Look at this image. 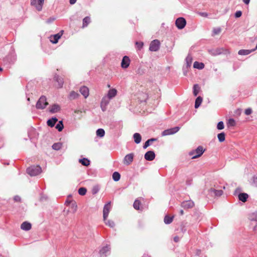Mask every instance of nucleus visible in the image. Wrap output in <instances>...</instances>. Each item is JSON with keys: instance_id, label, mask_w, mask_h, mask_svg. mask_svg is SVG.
I'll return each mask as SVG.
<instances>
[{"instance_id": "nucleus-17", "label": "nucleus", "mask_w": 257, "mask_h": 257, "mask_svg": "<svg viewBox=\"0 0 257 257\" xmlns=\"http://www.w3.org/2000/svg\"><path fill=\"white\" fill-rule=\"evenodd\" d=\"M32 225L30 223L25 221L23 222L21 225V228L25 231H28L31 229Z\"/></svg>"}, {"instance_id": "nucleus-5", "label": "nucleus", "mask_w": 257, "mask_h": 257, "mask_svg": "<svg viewBox=\"0 0 257 257\" xmlns=\"http://www.w3.org/2000/svg\"><path fill=\"white\" fill-rule=\"evenodd\" d=\"M180 130V127L176 126L169 129L165 130L162 133V136L173 135L178 132Z\"/></svg>"}, {"instance_id": "nucleus-27", "label": "nucleus", "mask_w": 257, "mask_h": 257, "mask_svg": "<svg viewBox=\"0 0 257 257\" xmlns=\"http://www.w3.org/2000/svg\"><path fill=\"white\" fill-rule=\"evenodd\" d=\"M193 67L195 68L202 69L204 67V64L203 63L195 61L193 64Z\"/></svg>"}, {"instance_id": "nucleus-35", "label": "nucleus", "mask_w": 257, "mask_h": 257, "mask_svg": "<svg viewBox=\"0 0 257 257\" xmlns=\"http://www.w3.org/2000/svg\"><path fill=\"white\" fill-rule=\"evenodd\" d=\"M173 219V217H170L169 216L166 215L164 217V221L166 224H169L172 222Z\"/></svg>"}, {"instance_id": "nucleus-3", "label": "nucleus", "mask_w": 257, "mask_h": 257, "mask_svg": "<svg viewBox=\"0 0 257 257\" xmlns=\"http://www.w3.org/2000/svg\"><path fill=\"white\" fill-rule=\"evenodd\" d=\"M205 150L202 146L198 147L195 150H193L189 153L190 156H192V159H196L200 157L204 152Z\"/></svg>"}, {"instance_id": "nucleus-54", "label": "nucleus", "mask_w": 257, "mask_h": 257, "mask_svg": "<svg viewBox=\"0 0 257 257\" xmlns=\"http://www.w3.org/2000/svg\"><path fill=\"white\" fill-rule=\"evenodd\" d=\"M14 200H15V201H16V202H19V201H20V200H21V198H20V196H15V197H14Z\"/></svg>"}, {"instance_id": "nucleus-45", "label": "nucleus", "mask_w": 257, "mask_h": 257, "mask_svg": "<svg viewBox=\"0 0 257 257\" xmlns=\"http://www.w3.org/2000/svg\"><path fill=\"white\" fill-rule=\"evenodd\" d=\"M210 53L213 55H218L221 53V50L219 49L210 51Z\"/></svg>"}, {"instance_id": "nucleus-57", "label": "nucleus", "mask_w": 257, "mask_h": 257, "mask_svg": "<svg viewBox=\"0 0 257 257\" xmlns=\"http://www.w3.org/2000/svg\"><path fill=\"white\" fill-rule=\"evenodd\" d=\"M77 0H69V3L71 5L74 4Z\"/></svg>"}, {"instance_id": "nucleus-43", "label": "nucleus", "mask_w": 257, "mask_h": 257, "mask_svg": "<svg viewBox=\"0 0 257 257\" xmlns=\"http://www.w3.org/2000/svg\"><path fill=\"white\" fill-rule=\"evenodd\" d=\"M87 192V190L85 188L81 187L78 190V193L80 195H84L86 194Z\"/></svg>"}, {"instance_id": "nucleus-13", "label": "nucleus", "mask_w": 257, "mask_h": 257, "mask_svg": "<svg viewBox=\"0 0 257 257\" xmlns=\"http://www.w3.org/2000/svg\"><path fill=\"white\" fill-rule=\"evenodd\" d=\"M144 158L147 161H153L155 158V154L154 151H149L145 154Z\"/></svg>"}, {"instance_id": "nucleus-40", "label": "nucleus", "mask_w": 257, "mask_h": 257, "mask_svg": "<svg viewBox=\"0 0 257 257\" xmlns=\"http://www.w3.org/2000/svg\"><path fill=\"white\" fill-rule=\"evenodd\" d=\"M79 96V94L75 91H71L69 95V97L71 99H74L77 98Z\"/></svg>"}, {"instance_id": "nucleus-1", "label": "nucleus", "mask_w": 257, "mask_h": 257, "mask_svg": "<svg viewBox=\"0 0 257 257\" xmlns=\"http://www.w3.org/2000/svg\"><path fill=\"white\" fill-rule=\"evenodd\" d=\"M42 172L41 168L39 166H32L27 169V173L31 176H35Z\"/></svg>"}, {"instance_id": "nucleus-64", "label": "nucleus", "mask_w": 257, "mask_h": 257, "mask_svg": "<svg viewBox=\"0 0 257 257\" xmlns=\"http://www.w3.org/2000/svg\"><path fill=\"white\" fill-rule=\"evenodd\" d=\"M107 86H108V87H110V85H109V84H108V85H107Z\"/></svg>"}, {"instance_id": "nucleus-31", "label": "nucleus", "mask_w": 257, "mask_h": 257, "mask_svg": "<svg viewBox=\"0 0 257 257\" xmlns=\"http://www.w3.org/2000/svg\"><path fill=\"white\" fill-rule=\"evenodd\" d=\"M112 179L114 181H118L119 180L120 178V174L117 172H114L112 174Z\"/></svg>"}, {"instance_id": "nucleus-28", "label": "nucleus", "mask_w": 257, "mask_h": 257, "mask_svg": "<svg viewBox=\"0 0 257 257\" xmlns=\"http://www.w3.org/2000/svg\"><path fill=\"white\" fill-rule=\"evenodd\" d=\"M110 99L107 96H104L101 100L100 104H102L103 106H107L109 102Z\"/></svg>"}, {"instance_id": "nucleus-4", "label": "nucleus", "mask_w": 257, "mask_h": 257, "mask_svg": "<svg viewBox=\"0 0 257 257\" xmlns=\"http://www.w3.org/2000/svg\"><path fill=\"white\" fill-rule=\"evenodd\" d=\"M160 46V41L156 39V40L152 41L151 42V43L150 44L149 50L151 51L156 52V51H157L159 49Z\"/></svg>"}, {"instance_id": "nucleus-61", "label": "nucleus", "mask_w": 257, "mask_h": 257, "mask_svg": "<svg viewBox=\"0 0 257 257\" xmlns=\"http://www.w3.org/2000/svg\"><path fill=\"white\" fill-rule=\"evenodd\" d=\"M239 190V189L238 188L236 189L235 190V194L236 193H237V191H238V190Z\"/></svg>"}, {"instance_id": "nucleus-30", "label": "nucleus", "mask_w": 257, "mask_h": 257, "mask_svg": "<svg viewBox=\"0 0 257 257\" xmlns=\"http://www.w3.org/2000/svg\"><path fill=\"white\" fill-rule=\"evenodd\" d=\"M202 101V98L201 96H198L195 100V108H197L199 107Z\"/></svg>"}, {"instance_id": "nucleus-32", "label": "nucleus", "mask_w": 257, "mask_h": 257, "mask_svg": "<svg viewBox=\"0 0 257 257\" xmlns=\"http://www.w3.org/2000/svg\"><path fill=\"white\" fill-rule=\"evenodd\" d=\"M200 90V87L198 84H196L193 86V94L194 96H197Z\"/></svg>"}, {"instance_id": "nucleus-29", "label": "nucleus", "mask_w": 257, "mask_h": 257, "mask_svg": "<svg viewBox=\"0 0 257 257\" xmlns=\"http://www.w3.org/2000/svg\"><path fill=\"white\" fill-rule=\"evenodd\" d=\"M249 219L251 221L257 222V211L249 215Z\"/></svg>"}, {"instance_id": "nucleus-34", "label": "nucleus", "mask_w": 257, "mask_h": 257, "mask_svg": "<svg viewBox=\"0 0 257 257\" xmlns=\"http://www.w3.org/2000/svg\"><path fill=\"white\" fill-rule=\"evenodd\" d=\"M217 138L218 139V141L220 142H223L225 141V135L224 133H221L218 134Z\"/></svg>"}, {"instance_id": "nucleus-58", "label": "nucleus", "mask_w": 257, "mask_h": 257, "mask_svg": "<svg viewBox=\"0 0 257 257\" xmlns=\"http://www.w3.org/2000/svg\"><path fill=\"white\" fill-rule=\"evenodd\" d=\"M242 1L246 5H248L250 2V0H242Z\"/></svg>"}, {"instance_id": "nucleus-2", "label": "nucleus", "mask_w": 257, "mask_h": 257, "mask_svg": "<svg viewBox=\"0 0 257 257\" xmlns=\"http://www.w3.org/2000/svg\"><path fill=\"white\" fill-rule=\"evenodd\" d=\"M47 105H48V103L47 101L46 96L42 95L38 100L36 105V107L38 109H43Z\"/></svg>"}, {"instance_id": "nucleus-18", "label": "nucleus", "mask_w": 257, "mask_h": 257, "mask_svg": "<svg viewBox=\"0 0 257 257\" xmlns=\"http://www.w3.org/2000/svg\"><path fill=\"white\" fill-rule=\"evenodd\" d=\"M80 92L82 95L86 98L89 95V89L86 86H82L80 88Z\"/></svg>"}, {"instance_id": "nucleus-38", "label": "nucleus", "mask_w": 257, "mask_h": 257, "mask_svg": "<svg viewBox=\"0 0 257 257\" xmlns=\"http://www.w3.org/2000/svg\"><path fill=\"white\" fill-rule=\"evenodd\" d=\"M62 145L61 143H54L52 147L55 150H59L62 148Z\"/></svg>"}, {"instance_id": "nucleus-36", "label": "nucleus", "mask_w": 257, "mask_h": 257, "mask_svg": "<svg viewBox=\"0 0 257 257\" xmlns=\"http://www.w3.org/2000/svg\"><path fill=\"white\" fill-rule=\"evenodd\" d=\"M90 22V19L89 17H86L83 19V27H86Z\"/></svg>"}, {"instance_id": "nucleus-33", "label": "nucleus", "mask_w": 257, "mask_h": 257, "mask_svg": "<svg viewBox=\"0 0 257 257\" xmlns=\"http://www.w3.org/2000/svg\"><path fill=\"white\" fill-rule=\"evenodd\" d=\"M104 135H105V131L103 129L98 128L96 131V135L97 137L102 138V137H104Z\"/></svg>"}, {"instance_id": "nucleus-53", "label": "nucleus", "mask_w": 257, "mask_h": 257, "mask_svg": "<svg viewBox=\"0 0 257 257\" xmlns=\"http://www.w3.org/2000/svg\"><path fill=\"white\" fill-rule=\"evenodd\" d=\"M252 112V109L250 108H247L245 110V114L246 115H249Z\"/></svg>"}, {"instance_id": "nucleus-16", "label": "nucleus", "mask_w": 257, "mask_h": 257, "mask_svg": "<svg viewBox=\"0 0 257 257\" xmlns=\"http://www.w3.org/2000/svg\"><path fill=\"white\" fill-rule=\"evenodd\" d=\"M209 192L212 195H214L217 197L221 196L223 194V191L221 190H216L214 188H211L209 190Z\"/></svg>"}, {"instance_id": "nucleus-59", "label": "nucleus", "mask_w": 257, "mask_h": 257, "mask_svg": "<svg viewBox=\"0 0 257 257\" xmlns=\"http://www.w3.org/2000/svg\"><path fill=\"white\" fill-rule=\"evenodd\" d=\"M180 215H182L184 214V211L183 210H180Z\"/></svg>"}, {"instance_id": "nucleus-41", "label": "nucleus", "mask_w": 257, "mask_h": 257, "mask_svg": "<svg viewBox=\"0 0 257 257\" xmlns=\"http://www.w3.org/2000/svg\"><path fill=\"white\" fill-rule=\"evenodd\" d=\"M141 205V202L138 200L136 199L133 204L134 207L136 210H140V206Z\"/></svg>"}, {"instance_id": "nucleus-49", "label": "nucleus", "mask_w": 257, "mask_h": 257, "mask_svg": "<svg viewBox=\"0 0 257 257\" xmlns=\"http://www.w3.org/2000/svg\"><path fill=\"white\" fill-rule=\"evenodd\" d=\"M228 124L230 126H234L235 124V120L233 118L229 119L228 121Z\"/></svg>"}, {"instance_id": "nucleus-62", "label": "nucleus", "mask_w": 257, "mask_h": 257, "mask_svg": "<svg viewBox=\"0 0 257 257\" xmlns=\"http://www.w3.org/2000/svg\"><path fill=\"white\" fill-rule=\"evenodd\" d=\"M254 49V51L257 50V45H256V47H255V48Z\"/></svg>"}, {"instance_id": "nucleus-26", "label": "nucleus", "mask_w": 257, "mask_h": 257, "mask_svg": "<svg viewBox=\"0 0 257 257\" xmlns=\"http://www.w3.org/2000/svg\"><path fill=\"white\" fill-rule=\"evenodd\" d=\"M79 162L84 166H88L90 165V161L87 158L79 159Z\"/></svg>"}, {"instance_id": "nucleus-47", "label": "nucleus", "mask_w": 257, "mask_h": 257, "mask_svg": "<svg viewBox=\"0 0 257 257\" xmlns=\"http://www.w3.org/2000/svg\"><path fill=\"white\" fill-rule=\"evenodd\" d=\"M221 32V29L220 28H216L213 29V35H215L219 34Z\"/></svg>"}, {"instance_id": "nucleus-15", "label": "nucleus", "mask_w": 257, "mask_h": 257, "mask_svg": "<svg viewBox=\"0 0 257 257\" xmlns=\"http://www.w3.org/2000/svg\"><path fill=\"white\" fill-rule=\"evenodd\" d=\"M54 79L57 82V84H56V86L57 88H61L63 86L64 81L63 79L60 76L55 75L54 77Z\"/></svg>"}, {"instance_id": "nucleus-48", "label": "nucleus", "mask_w": 257, "mask_h": 257, "mask_svg": "<svg viewBox=\"0 0 257 257\" xmlns=\"http://www.w3.org/2000/svg\"><path fill=\"white\" fill-rule=\"evenodd\" d=\"M136 45L137 46L138 49L140 50L143 48L144 43L142 42H136Z\"/></svg>"}, {"instance_id": "nucleus-42", "label": "nucleus", "mask_w": 257, "mask_h": 257, "mask_svg": "<svg viewBox=\"0 0 257 257\" xmlns=\"http://www.w3.org/2000/svg\"><path fill=\"white\" fill-rule=\"evenodd\" d=\"M105 221V223L106 225L109 226L110 227H113L115 225L114 222L111 220H104Z\"/></svg>"}, {"instance_id": "nucleus-23", "label": "nucleus", "mask_w": 257, "mask_h": 257, "mask_svg": "<svg viewBox=\"0 0 257 257\" xmlns=\"http://www.w3.org/2000/svg\"><path fill=\"white\" fill-rule=\"evenodd\" d=\"M57 121L58 119L56 117H52L47 120V125L50 127H53Z\"/></svg>"}, {"instance_id": "nucleus-39", "label": "nucleus", "mask_w": 257, "mask_h": 257, "mask_svg": "<svg viewBox=\"0 0 257 257\" xmlns=\"http://www.w3.org/2000/svg\"><path fill=\"white\" fill-rule=\"evenodd\" d=\"M186 65H187V67H190L191 65V63H192V57L190 55H188L187 57L186 58Z\"/></svg>"}, {"instance_id": "nucleus-50", "label": "nucleus", "mask_w": 257, "mask_h": 257, "mask_svg": "<svg viewBox=\"0 0 257 257\" xmlns=\"http://www.w3.org/2000/svg\"><path fill=\"white\" fill-rule=\"evenodd\" d=\"M252 184L255 187H257V177L253 176L252 178Z\"/></svg>"}, {"instance_id": "nucleus-51", "label": "nucleus", "mask_w": 257, "mask_h": 257, "mask_svg": "<svg viewBox=\"0 0 257 257\" xmlns=\"http://www.w3.org/2000/svg\"><path fill=\"white\" fill-rule=\"evenodd\" d=\"M242 12L240 11H236L235 13V18H239L241 16Z\"/></svg>"}, {"instance_id": "nucleus-44", "label": "nucleus", "mask_w": 257, "mask_h": 257, "mask_svg": "<svg viewBox=\"0 0 257 257\" xmlns=\"http://www.w3.org/2000/svg\"><path fill=\"white\" fill-rule=\"evenodd\" d=\"M99 189H100V188H99V186L95 185V186H93L92 188V193L93 195L97 194L98 192Z\"/></svg>"}, {"instance_id": "nucleus-20", "label": "nucleus", "mask_w": 257, "mask_h": 257, "mask_svg": "<svg viewBox=\"0 0 257 257\" xmlns=\"http://www.w3.org/2000/svg\"><path fill=\"white\" fill-rule=\"evenodd\" d=\"M60 110V107L58 104H54L52 105L50 108L49 111L52 113H54L59 111Z\"/></svg>"}, {"instance_id": "nucleus-25", "label": "nucleus", "mask_w": 257, "mask_h": 257, "mask_svg": "<svg viewBox=\"0 0 257 257\" xmlns=\"http://www.w3.org/2000/svg\"><path fill=\"white\" fill-rule=\"evenodd\" d=\"M157 140V139H155V138H152V139H149L145 143V144H144V146H143V148L144 149H146L147 148H148L149 146H150L151 145V144L154 142H155Z\"/></svg>"}, {"instance_id": "nucleus-9", "label": "nucleus", "mask_w": 257, "mask_h": 257, "mask_svg": "<svg viewBox=\"0 0 257 257\" xmlns=\"http://www.w3.org/2000/svg\"><path fill=\"white\" fill-rule=\"evenodd\" d=\"M110 209V202L105 204L103 207V220H105L108 216V214Z\"/></svg>"}, {"instance_id": "nucleus-55", "label": "nucleus", "mask_w": 257, "mask_h": 257, "mask_svg": "<svg viewBox=\"0 0 257 257\" xmlns=\"http://www.w3.org/2000/svg\"><path fill=\"white\" fill-rule=\"evenodd\" d=\"M174 240L175 242H178L179 241V237L178 236H175L174 237Z\"/></svg>"}, {"instance_id": "nucleus-46", "label": "nucleus", "mask_w": 257, "mask_h": 257, "mask_svg": "<svg viewBox=\"0 0 257 257\" xmlns=\"http://www.w3.org/2000/svg\"><path fill=\"white\" fill-rule=\"evenodd\" d=\"M224 127V123L223 121H220L218 122L217 125V128L219 130H223Z\"/></svg>"}, {"instance_id": "nucleus-24", "label": "nucleus", "mask_w": 257, "mask_h": 257, "mask_svg": "<svg viewBox=\"0 0 257 257\" xmlns=\"http://www.w3.org/2000/svg\"><path fill=\"white\" fill-rule=\"evenodd\" d=\"M133 138L134 140V142L138 144L141 143L142 140V137L139 133H136L133 135Z\"/></svg>"}, {"instance_id": "nucleus-10", "label": "nucleus", "mask_w": 257, "mask_h": 257, "mask_svg": "<svg viewBox=\"0 0 257 257\" xmlns=\"http://www.w3.org/2000/svg\"><path fill=\"white\" fill-rule=\"evenodd\" d=\"M110 253V247L108 246L103 247L99 251L100 257H106Z\"/></svg>"}, {"instance_id": "nucleus-21", "label": "nucleus", "mask_w": 257, "mask_h": 257, "mask_svg": "<svg viewBox=\"0 0 257 257\" xmlns=\"http://www.w3.org/2000/svg\"><path fill=\"white\" fill-rule=\"evenodd\" d=\"M117 94V90L115 89H110L107 93L106 96H107L109 99H112Z\"/></svg>"}, {"instance_id": "nucleus-11", "label": "nucleus", "mask_w": 257, "mask_h": 257, "mask_svg": "<svg viewBox=\"0 0 257 257\" xmlns=\"http://www.w3.org/2000/svg\"><path fill=\"white\" fill-rule=\"evenodd\" d=\"M194 206V203L193 201L189 200L184 201L182 202L181 206L184 209H189L193 207Z\"/></svg>"}, {"instance_id": "nucleus-60", "label": "nucleus", "mask_w": 257, "mask_h": 257, "mask_svg": "<svg viewBox=\"0 0 257 257\" xmlns=\"http://www.w3.org/2000/svg\"><path fill=\"white\" fill-rule=\"evenodd\" d=\"M256 228H257V225H255V226L253 228V230H256Z\"/></svg>"}, {"instance_id": "nucleus-22", "label": "nucleus", "mask_w": 257, "mask_h": 257, "mask_svg": "<svg viewBox=\"0 0 257 257\" xmlns=\"http://www.w3.org/2000/svg\"><path fill=\"white\" fill-rule=\"evenodd\" d=\"M253 51H254V49H251V50L241 49V50H239V51L238 52V54L239 55H247Z\"/></svg>"}, {"instance_id": "nucleus-56", "label": "nucleus", "mask_w": 257, "mask_h": 257, "mask_svg": "<svg viewBox=\"0 0 257 257\" xmlns=\"http://www.w3.org/2000/svg\"><path fill=\"white\" fill-rule=\"evenodd\" d=\"M101 109L103 111H105L106 108V106H103L102 104H100Z\"/></svg>"}, {"instance_id": "nucleus-6", "label": "nucleus", "mask_w": 257, "mask_h": 257, "mask_svg": "<svg viewBox=\"0 0 257 257\" xmlns=\"http://www.w3.org/2000/svg\"><path fill=\"white\" fill-rule=\"evenodd\" d=\"M44 0H31V4L36 7V9L40 11L42 9Z\"/></svg>"}, {"instance_id": "nucleus-63", "label": "nucleus", "mask_w": 257, "mask_h": 257, "mask_svg": "<svg viewBox=\"0 0 257 257\" xmlns=\"http://www.w3.org/2000/svg\"><path fill=\"white\" fill-rule=\"evenodd\" d=\"M2 70H3V68H1V67H0V71H2Z\"/></svg>"}, {"instance_id": "nucleus-8", "label": "nucleus", "mask_w": 257, "mask_h": 257, "mask_svg": "<svg viewBox=\"0 0 257 257\" xmlns=\"http://www.w3.org/2000/svg\"><path fill=\"white\" fill-rule=\"evenodd\" d=\"M134 157V155L133 153H130L126 155L123 159V164L127 166L130 165L133 161Z\"/></svg>"}, {"instance_id": "nucleus-37", "label": "nucleus", "mask_w": 257, "mask_h": 257, "mask_svg": "<svg viewBox=\"0 0 257 257\" xmlns=\"http://www.w3.org/2000/svg\"><path fill=\"white\" fill-rule=\"evenodd\" d=\"M55 127L59 132L62 131L64 127L62 120L59 121L58 123L56 124Z\"/></svg>"}, {"instance_id": "nucleus-19", "label": "nucleus", "mask_w": 257, "mask_h": 257, "mask_svg": "<svg viewBox=\"0 0 257 257\" xmlns=\"http://www.w3.org/2000/svg\"><path fill=\"white\" fill-rule=\"evenodd\" d=\"M238 198L240 201L245 202L248 198V195L245 193H240L238 195Z\"/></svg>"}, {"instance_id": "nucleus-52", "label": "nucleus", "mask_w": 257, "mask_h": 257, "mask_svg": "<svg viewBox=\"0 0 257 257\" xmlns=\"http://www.w3.org/2000/svg\"><path fill=\"white\" fill-rule=\"evenodd\" d=\"M197 14L203 17H207L208 16L207 13L205 12H198Z\"/></svg>"}, {"instance_id": "nucleus-7", "label": "nucleus", "mask_w": 257, "mask_h": 257, "mask_svg": "<svg viewBox=\"0 0 257 257\" xmlns=\"http://www.w3.org/2000/svg\"><path fill=\"white\" fill-rule=\"evenodd\" d=\"M175 24L179 29H182L186 26V21L184 18L180 17L176 20Z\"/></svg>"}, {"instance_id": "nucleus-12", "label": "nucleus", "mask_w": 257, "mask_h": 257, "mask_svg": "<svg viewBox=\"0 0 257 257\" xmlns=\"http://www.w3.org/2000/svg\"><path fill=\"white\" fill-rule=\"evenodd\" d=\"M63 32V31H61L60 33H59L57 34H55L53 36H51L50 37L51 42H52L53 44H56L58 42L59 39L62 36Z\"/></svg>"}, {"instance_id": "nucleus-14", "label": "nucleus", "mask_w": 257, "mask_h": 257, "mask_svg": "<svg viewBox=\"0 0 257 257\" xmlns=\"http://www.w3.org/2000/svg\"><path fill=\"white\" fill-rule=\"evenodd\" d=\"M130 64V59L127 56H125L123 57L121 63V66L123 68H127Z\"/></svg>"}]
</instances>
